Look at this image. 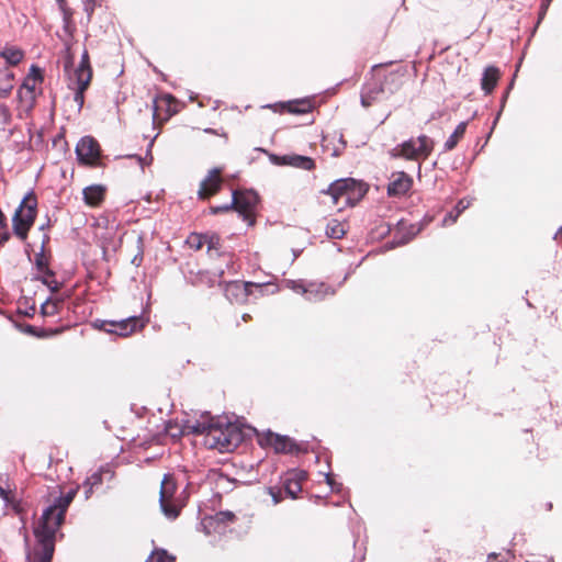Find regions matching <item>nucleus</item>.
Instances as JSON below:
<instances>
[{"instance_id": "423d86ee", "label": "nucleus", "mask_w": 562, "mask_h": 562, "mask_svg": "<svg viewBox=\"0 0 562 562\" xmlns=\"http://www.w3.org/2000/svg\"><path fill=\"white\" fill-rule=\"evenodd\" d=\"M258 201V194L252 190L233 191V204H235V210L249 225L254 224L252 213Z\"/></svg>"}, {"instance_id": "f3484780", "label": "nucleus", "mask_w": 562, "mask_h": 562, "mask_svg": "<svg viewBox=\"0 0 562 562\" xmlns=\"http://www.w3.org/2000/svg\"><path fill=\"white\" fill-rule=\"evenodd\" d=\"M83 200L88 205L97 206L103 199L105 189L100 184L90 186L83 189Z\"/></svg>"}, {"instance_id": "473e14b6", "label": "nucleus", "mask_w": 562, "mask_h": 562, "mask_svg": "<svg viewBox=\"0 0 562 562\" xmlns=\"http://www.w3.org/2000/svg\"><path fill=\"white\" fill-rule=\"evenodd\" d=\"M215 520L220 524H229L233 522L236 518L235 514L229 510H221L215 514Z\"/></svg>"}, {"instance_id": "b1692460", "label": "nucleus", "mask_w": 562, "mask_h": 562, "mask_svg": "<svg viewBox=\"0 0 562 562\" xmlns=\"http://www.w3.org/2000/svg\"><path fill=\"white\" fill-rule=\"evenodd\" d=\"M70 81L76 83L74 101L77 103L78 109L80 110L85 103V91L89 87L91 80H89V77L87 76L82 79H72Z\"/></svg>"}, {"instance_id": "5fc2aeb1", "label": "nucleus", "mask_w": 562, "mask_h": 562, "mask_svg": "<svg viewBox=\"0 0 562 562\" xmlns=\"http://www.w3.org/2000/svg\"><path fill=\"white\" fill-rule=\"evenodd\" d=\"M145 562H155V557H154V554L151 553V554L146 559V561H145Z\"/></svg>"}, {"instance_id": "de8ad7c7", "label": "nucleus", "mask_w": 562, "mask_h": 562, "mask_svg": "<svg viewBox=\"0 0 562 562\" xmlns=\"http://www.w3.org/2000/svg\"><path fill=\"white\" fill-rule=\"evenodd\" d=\"M325 479H326V483H327V484H328V485L334 490L335 481H334V479L331 477V475L327 473V474L325 475Z\"/></svg>"}, {"instance_id": "ddd939ff", "label": "nucleus", "mask_w": 562, "mask_h": 562, "mask_svg": "<svg viewBox=\"0 0 562 562\" xmlns=\"http://www.w3.org/2000/svg\"><path fill=\"white\" fill-rule=\"evenodd\" d=\"M221 184V169L213 168L210 170L205 179L202 180L198 194L201 199H207L218 192Z\"/></svg>"}, {"instance_id": "412c9836", "label": "nucleus", "mask_w": 562, "mask_h": 562, "mask_svg": "<svg viewBox=\"0 0 562 562\" xmlns=\"http://www.w3.org/2000/svg\"><path fill=\"white\" fill-rule=\"evenodd\" d=\"M87 76L89 77V80H91L92 70L90 67L89 54H88V50L85 49L83 53L81 54L80 63L77 66V68L75 69L74 75L70 77V80L82 79Z\"/></svg>"}, {"instance_id": "e433bc0d", "label": "nucleus", "mask_w": 562, "mask_h": 562, "mask_svg": "<svg viewBox=\"0 0 562 562\" xmlns=\"http://www.w3.org/2000/svg\"><path fill=\"white\" fill-rule=\"evenodd\" d=\"M58 7L63 12L64 22L68 23L71 18V10L67 7L66 0H57Z\"/></svg>"}, {"instance_id": "c9c22d12", "label": "nucleus", "mask_w": 562, "mask_h": 562, "mask_svg": "<svg viewBox=\"0 0 562 562\" xmlns=\"http://www.w3.org/2000/svg\"><path fill=\"white\" fill-rule=\"evenodd\" d=\"M11 121V113L7 105L0 104V125L5 126Z\"/></svg>"}, {"instance_id": "c756f323", "label": "nucleus", "mask_w": 562, "mask_h": 562, "mask_svg": "<svg viewBox=\"0 0 562 562\" xmlns=\"http://www.w3.org/2000/svg\"><path fill=\"white\" fill-rule=\"evenodd\" d=\"M58 313V303L49 297L41 305V314L43 316H54Z\"/></svg>"}, {"instance_id": "aec40b11", "label": "nucleus", "mask_w": 562, "mask_h": 562, "mask_svg": "<svg viewBox=\"0 0 562 562\" xmlns=\"http://www.w3.org/2000/svg\"><path fill=\"white\" fill-rule=\"evenodd\" d=\"M177 491V483L171 474H165L160 485L159 503L166 502V499H173V495Z\"/></svg>"}, {"instance_id": "5701e85b", "label": "nucleus", "mask_w": 562, "mask_h": 562, "mask_svg": "<svg viewBox=\"0 0 562 562\" xmlns=\"http://www.w3.org/2000/svg\"><path fill=\"white\" fill-rule=\"evenodd\" d=\"M467 125L468 123L467 122H460L456 130L453 131V133L448 137V139L443 144V150L445 151H450L452 150L457 144L459 143V140L464 136L465 134V131H467Z\"/></svg>"}, {"instance_id": "2eb2a0df", "label": "nucleus", "mask_w": 562, "mask_h": 562, "mask_svg": "<svg viewBox=\"0 0 562 562\" xmlns=\"http://www.w3.org/2000/svg\"><path fill=\"white\" fill-rule=\"evenodd\" d=\"M306 477L304 471L290 472L284 481V491L291 498H296L302 491L301 482Z\"/></svg>"}, {"instance_id": "4468645a", "label": "nucleus", "mask_w": 562, "mask_h": 562, "mask_svg": "<svg viewBox=\"0 0 562 562\" xmlns=\"http://www.w3.org/2000/svg\"><path fill=\"white\" fill-rule=\"evenodd\" d=\"M272 161L277 165H285L303 170H312L315 167V162L311 157L301 155H284V156H272Z\"/></svg>"}, {"instance_id": "a878e982", "label": "nucleus", "mask_w": 562, "mask_h": 562, "mask_svg": "<svg viewBox=\"0 0 562 562\" xmlns=\"http://www.w3.org/2000/svg\"><path fill=\"white\" fill-rule=\"evenodd\" d=\"M345 225L338 220H330L326 226V235L329 238L340 239L345 236Z\"/></svg>"}, {"instance_id": "4be33fe9", "label": "nucleus", "mask_w": 562, "mask_h": 562, "mask_svg": "<svg viewBox=\"0 0 562 562\" xmlns=\"http://www.w3.org/2000/svg\"><path fill=\"white\" fill-rule=\"evenodd\" d=\"M0 56L5 60V65L9 67L18 65L23 59L24 53L15 46H5L0 52Z\"/></svg>"}, {"instance_id": "4d7b16f0", "label": "nucleus", "mask_w": 562, "mask_h": 562, "mask_svg": "<svg viewBox=\"0 0 562 562\" xmlns=\"http://www.w3.org/2000/svg\"><path fill=\"white\" fill-rule=\"evenodd\" d=\"M24 541H25V544L27 547L29 546V536L27 535L24 536Z\"/></svg>"}, {"instance_id": "864d4df0", "label": "nucleus", "mask_w": 562, "mask_h": 562, "mask_svg": "<svg viewBox=\"0 0 562 562\" xmlns=\"http://www.w3.org/2000/svg\"><path fill=\"white\" fill-rule=\"evenodd\" d=\"M142 261V256L138 257V256H135L132 260L133 263H135L136 266H138Z\"/></svg>"}, {"instance_id": "f704fd0d", "label": "nucleus", "mask_w": 562, "mask_h": 562, "mask_svg": "<svg viewBox=\"0 0 562 562\" xmlns=\"http://www.w3.org/2000/svg\"><path fill=\"white\" fill-rule=\"evenodd\" d=\"M153 554L155 557V562H173L175 558L172 555H169L166 550L159 549L153 551Z\"/></svg>"}, {"instance_id": "f257e3e1", "label": "nucleus", "mask_w": 562, "mask_h": 562, "mask_svg": "<svg viewBox=\"0 0 562 562\" xmlns=\"http://www.w3.org/2000/svg\"><path fill=\"white\" fill-rule=\"evenodd\" d=\"M76 493L77 488L68 491L43 510L33 530L36 539V547L34 549L35 562H52L55 552L56 533L64 522L67 508Z\"/></svg>"}, {"instance_id": "dca6fc26", "label": "nucleus", "mask_w": 562, "mask_h": 562, "mask_svg": "<svg viewBox=\"0 0 562 562\" xmlns=\"http://www.w3.org/2000/svg\"><path fill=\"white\" fill-rule=\"evenodd\" d=\"M306 300L317 302L324 300L327 295L334 294L329 285L325 283H310L303 289Z\"/></svg>"}, {"instance_id": "09e8293b", "label": "nucleus", "mask_w": 562, "mask_h": 562, "mask_svg": "<svg viewBox=\"0 0 562 562\" xmlns=\"http://www.w3.org/2000/svg\"><path fill=\"white\" fill-rule=\"evenodd\" d=\"M0 497L5 502L9 499L8 492L2 486H0Z\"/></svg>"}, {"instance_id": "c85d7f7f", "label": "nucleus", "mask_w": 562, "mask_h": 562, "mask_svg": "<svg viewBox=\"0 0 562 562\" xmlns=\"http://www.w3.org/2000/svg\"><path fill=\"white\" fill-rule=\"evenodd\" d=\"M205 234L193 233L188 237L187 243L190 248L200 250L205 245Z\"/></svg>"}, {"instance_id": "bb28decb", "label": "nucleus", "mask_w": 562, "mask_h": 562, "mask_svg": "<svg viewBox=\"0 0 562 562\" xmlns=\"http://www.w3.org/2000/svg\"><path fill=\"white\" fill-rule=\"evenodd\" d=\"M101 484H102V474L100 472H94L90 476H88L82 484L85 498L88 499L93 493V487L99 486Z\"/></svg>"}, {"instance_id": "8fccbe9b", "label": "nucleus", "mask_w": 562, "mask_h": 562, "mask_svg": "<svg viewBox=\"0 0 562 562\" xmlns=\"http://www.w3.org/2000/svg\"><path fill=\"white\" fill-rule=\"evenodd\" d=\"M548 7H549V3L543 1L542 5H541L540 19L544 15Z\"/></svg>"}, {"instance_id": "2f4dec72", "label": "nucleus", "mask_w": 562, "mask_h": 562, "mask_svg": "<svg viewBox=\"0 0 562 562\" xmlns=\"http://www.w3.org/2000/svg\"><path fill=\"white\" fill-rule=\"evenodd\" d=\"M34 262H35L37 273H41L43 271H48V268H49L48 260L45 257L43 249L38 254L35 255Z\"/></svg>"}, {"instance_id": "cd10ccee", "label": "nucleus", "mask_w": 562, "mask_h": 562, "mask_svg": "<svg viewBox=\"0 0 562 562\" xmlns=\"http://www.w3.org/2000/svg\"><path fill=\"white\" fill-rule=\"evenodd\" d=\"M159 504H160L161 512L164 513V515L167 518L175 519L178 517L179 509L176 506V504L173 503V499H166V502H164V504L162 503H159Z\"/></svg>"}, {"instance_id": "f03ea898", "label": "nucleus", "mask_w": 562, "mask_h": 562, "mask_svg": "<svg viewBox=\"0 0 562 562\" xmlns=\"http://www.w3.org/2000/svg\"><path fill=\"white\" fill-rule=\"evenodd\" d=\"M184 430L194 435H204L205 445L221 452L234 450L244 439L241 430L235 424L215 422L209 414H203L193 423L188 422Z\"/></svg>"}, {"instance_id": "7c9ffc66", "label": "nucleus", "mask_w": 562, "mask_h": 562, "mask_svg": "<svg viewBox=\"0 0 562 562\" xmlns=\"http://www.w3.org/2000/svg\"><path fill=\"white\" fill-rule=\"evenodd\" d=\"M311 109V103L305 100L290 102L289 103V112L300 114L306 113Z\"/></svg>"}, {"instance_id": "052dcab7", "label": "nucleus", "mask_w": 562, "mask_h": 562, "mask_svg": "<svg viewBox=\"0 0 562 562\" xmlns=\"http://www.w3.org/2000/svg\"><path fill=\"white\" fill-rule=\"evenodd\" d=\"M548 562H553V559H550Z\"/></svg>"}, {"instance_id": "58836bf2", "label": "nucleus", "mask_w": 562, "mask_h": 562, "mask_svg": "<svg viewBox=\"0 0 562 562\" xmlns=\"http://www.w3.org/2000/svg\"><path fill=\"white\" fill-rule=\"evenodd\" d=\"M286 286L293 290L294 292L303 294V289H305L306 285H304L301 281L288 280Z\"/></svg>"}, {"instance_id": "4c0bfd02", "label": "nucleus", "mask_w": 562, "mask_h": 562, "mask_svg": "<svg viewBox=\"0 0 562 562\" xmlns=\"http://www.w3.org/2000/svg\"><path fill=\"white\" fill-rule=\"evenodd\" d=\"M205 245L207 246V250L217 249V246L220 244V237L215 234H205Z\"/></svg>"}, {"instance_id": "393cba45", "label": "nucleus", "mask_w": 562, "mask_h": 562, "mask_svg": "<svg viewBox=\"0 0 562 562\" xmlns=\"http://www.w3.org/2000/svg\"><path fill=\"white\" fill-rule=\"evenodd\" d=\"M34 279L45 284L53 293L60 289V283L55 279V272L50 268L48 271L37 273Z\"/></svg>"}, {"instance_id": "c03bdc74", "label": "nucleus", "mask_w": 562, "mask_h": 562, "mask_svg": "<svg viewBox=\"0 0 562 562\" xmlns=\"http://www.w3.org/2000/svg\"><path fill=\"white\" fill-rule=\"evenodd\" d=\"M469 205H470L469 201L460 200L458 202V204L456 205L454 211H456V213H458L460 215L465 209L469 207Z\"/></svg>"}, {"instance_id": "a19ab883", "label": "nucleus", "mask_w": 562, "mask_h": 562, "mask_svg": "<svg viewBox=\"0 0 562 562\" xmlns=\"http://www.w3.org/2000/svg\"><path fill=\"white\" fill-rule=\"evenodd\" d=\"M233 209L235 210V204H233V201H232L229 204L214 206L211 209V211L213 214H217V213L231 211Z\"/></svg>"}, {"instance_id": "ea45409f", "label": "nucleus", "mask_w": 562, "mask_h": 562, "mask_svg": "<svg viewBox=\"0 0 562 562\" xmlns=\"http://www.w3.org/2000/svg\"><path fill=\"white\" fill-rule=\"evenodd\" d=\"M95 4V0H83V10L87 13L89 20L94 11Z\"/></svg>"}, {"instance_id": "3c124183", "label": "nucleus", "mask_w": 562, "mask_h": 562, "mask_svg": "<svg viewBox=\"0 0 562 562\" xmlns=\"http://www.w3.org/2000/svg\"><path fill=\"white\" fill-rule=\"evenodd\" d=\"M487 562H502L497 559V555L492 553L488 555Z\"/></svg>"}, {"instance_id": "1a4fd4ad", "label": "nucleus", "mask_w": 562, "mask_h": 562, "mask_svg": "<svg viewBox=\"0 0 562 562\" xmlns=\"http://www.w3.org/2000/svg\"><path fill=\"white\" fill-rule=\"evenodd\" d=\"M76 155L80 162L95 165L100 157V145L93 137L85 136L76 146Z\"/></svg>"}, {"instance_id": "6e6552de", "label": "nucleus", "mask_w": 562, "mask_h": 562, "mask_svg": "<svg viewBox=\"0 0 562 562\" xmlns=\"http://www.w3.org/2000/svg\"><path fill=\"white\" fill-rule=\"evenodd\" d=\"M42 81V70L37 66L32 65L29 75L26 76L20 89L18 90L19 99L22 102L32 104L35 101L36 97V86Z\"/></svg>"}, {"instance_id": "37998d69", "label": "nucleus", "mask_w": 562, "mask_h": 562, "mask_svg": "<svg viewBox=\"0 0 562 562\" xmlns=\"http://www.w3.org/2000/svg\"><path fill=\"white\" fill-rule=\"evenodd\" d=\"M415 233H412L409 235H404L397 239H394L393 241V245H396V246H400V245H405L407 244L409 240H412V238L414 237Z\"/></svg>"}, {"instance_id": "6e6d98bb", "label": "nucleus", "mask_w": 562, "mask_h": 562, "mask_svg": "<svg viewBox=\"0 0 562 562\" xmlns=\"http://www.w3.org/2000/svg\"><path fill=\"white\" fill-rule=\"evenodd\" d=\"M205 132L210 134H216L215 130L213 128H206Z\"/></svg>"}, {"instance_id": "9d476101", "label": "nucleus", "mask_w": 562, "mask_h": 562, "mask_svg": "<svg viewBox=\"0 0 562 562\" xmlns=\"http://www.w3.org/2000/svg\"><path fill=\"white\" fill-rule=\"evenodd\" d=\"M266 286L263 283L254 282H231L226 288V296L231 301L244 302L247 297L254 294V290L262 291Z\"/></svg>"}, {"instance_id": "7ed1b4c3", "label": "nucleus", "mask_w": 562, "mask_h": 562, "mask_svg": "<svg viewBox=\"0 0 562 562\" xmlns=\"http://www.w3.org/2000/svg\"><path fill=\"white\" fill-rule=\"evenodd\" d=\"M435 142L429 136L423 134L396 145L389 151V155L395 159L425 160L431 154Z\"/></svg>"}, {"instance_id": "13d9d810", "label": "nucleus", "mask_w": 562, "mask_h": 562, "mask_svg": "<svg viewBox=\"0 0 562 562\" xmlns=\"http://www.w3.org/2000/svg\"><path fill=\"white\" fill-rule=\"evenodd\" d=\"M26 560H27V562H30V560H31V553L30 552L26 553Z\"/></svg>"}, {"instance_id": "79ce46f5", "label": "nucleus", "mask_w": 562, "mask_h": 562, "mask_svg": "<svg viewBox=\"0 0 562 562\" xmlns=\"http://www.w3.org/2000/svg\"><path fill=\"white\" fill-rule=\"evenodd\" d=\"M458 216H459V214H458V213H456V212H453V211H452V212H449V213L445 216V218H443V221H442V224H443V225L453 224V223L457 221Z\"/></svg>"}, {"instance_id": "20e7f679", "label": "nucleus", "mask_w": 562, "mask_h": 562, "mask_svg": "<svg viewBox=\"0 0 562 562\" xmlns=\"http://www.w3.org/2000/svg\"><path fill=\"white\" fill-rule=\"evenodd\" d=\"M37 200L33 192L27 193L20 202L12 218V228L14 235L22 241L27 238V234L36 217Z\"/></svg>"}, {"instance_id": "9b49d317", "label": "nucleus", "mask_w": 562, "mask_h": 562, "mask_svg": "<svg viewBox=\"0 0 562 562\" xmlns=\"http://www.w3.org/2000/svg\"><path fill=\"white\" fill-rule=\"evenodd\" d=\"M259 443L271 446L278 453L292 452L295 447V443L288 436H281L270 430L259 439Z\"/></svg>"}, {"instance_id": "a211bd4d", "label": "nucleus", "mask_w": 562, "mask_h": 562, "mask_svg": "<svg viewBox=\"0 0 562 562\" xmlns=\"http://www.w3.org/2000/svg\"><path fill=\"white\" fill-rule=\"evenodd\" d=\"M14 74L7 65L0 64V98L7 97L13 89Z\"/></svg>"}, {"instance_id": "0eeeda50", "label": "nucleus", "mask_w": 562, "mask_h": 562, "mask_svg": "<svg viewBox=\"0 0 562 562\" xmlns=\"http://www.w3.org/2000/svg\"><path fill=\"white\" fill-rule=\"evenodd\" d=\"M144 322L138 316H130L121 321H104L101 328L108 334H115L126 337L134 333L137 328H143Z\"/></svg>"}, {"instance_id": "603ef678", "label": "nucleus", "mask_w": 562, "mask_h": 562, "mask_svg": "<svg viewBox=\"0 0 562 562\" xmlns=\"http://www.w3.org/2000/svg\"><path fill=\"white\" fill-rule=\"evenodd\" d=\"M24 331H26V333H30V334H33V335H34V334H35V328H34L33 326H31V325H27V326L25 327Z\"/></svg>"}, {"instance_id": "f8f14e48", "label": "nucleus", "mask_w": 562, "mask_h": 562, "mask_svg": "<svg viewBox=\"0 0 562 562\" xmlns=\"http://www.w3.org/2000/svg\"><path fill=\"white\" fill-rule=\"evenodd\" d=\"M413 179L404 171L394 172L387 184V194L390 196L405 195L412 188Z\"/></svg>"}, {"instance_id": "72a5a7b5", "label": "nucleus", "mask_w": 562, "mask_h": 562, "mask_svg": "<svg viewBox=\"0 0 562 562\" xmlns=\"http://www.w3.org/2000/svg\"><path fill=\"white\" fill-rule=\"evenodd\" d=\"M383 92V89L380 88L376 91H368L361 94V104L366 108L370 106L373 101L376 99V94Z\"/></svg>"}, {"instance_id": "bf43d9fd", "label": "nucleus", "mask_w": 562, "mask_h": 562, "mask_svg": "<svg viewBox=\"0 0 562 562\" xmlns=\"http://www.w3.org/2000/svg\"><path fill=\"white\" fill-rule=\"evenodd\" d=\"M247 317H249V316L247 314H244V316H243L244 321H246Z\"/></svg>"}, {"instance_id": "a18cd8bd", "label": "nucleus", "mask_w": 562, "mask_h": 562, "mask_svg": "<svg viewBox=\"0 0 562 562\" xmlns=\"http://www.w3.org/2000/svg\"><path fill=\"white\" fill-rule=\"evenodd\" d=\"M74 64V57L72 55L69 53V49H67V56L65 58V61H64V68L66 71L69 70V68L72 66Z\"/></svg>"}, {"instance_id": "6ab92c4d", "label": "nucleus", "mask_w": 562, "mask_h": 562, "mask_svg": "<svg viewBox=\"0 0 562 562\" xmlns=\"http://www.w3.org/2000/svg\"><path fill=\"white\" fill-rule=\"evenodd\" d=\"M499 78V71L496 67L490 66L485 68L482 79L481 87L486 94L491 93L495 88Z\"/></svg>"}, {"instance_id": "39448f33", "label": "nucleus", "mask_w": 562, "mask_h": 562, "mask_svg": "<svg viewBox=\"0 0 562 562\" xmlns=\"http://www.w3.org/2000/svg\"><path fill=\"white\" fill-rule=\"evenodd\" d=\"M357 191L359 196L363 194L361 186L355 179L344 178L334 181L324 192L331 196L334 205L341 209L340 203L347 205L356 200Z\"/></svg>"}, {"instance_id": "49530a36", "label": "nucleus", "mask_w": 562, "mask_h": 562, "mask_svg": "<svg viewBox=\"0 0 562 562\" xmlns=\"http://www.w3.org/2000/svg\"><path fill=\"white\" fill-rule=\"evenodd\" d=\"M270 491V494L272 496V501L274 504H279L281 502V497L279 495V493H274L272 488L269 490Z\"/></svg>"}]
</instances>
